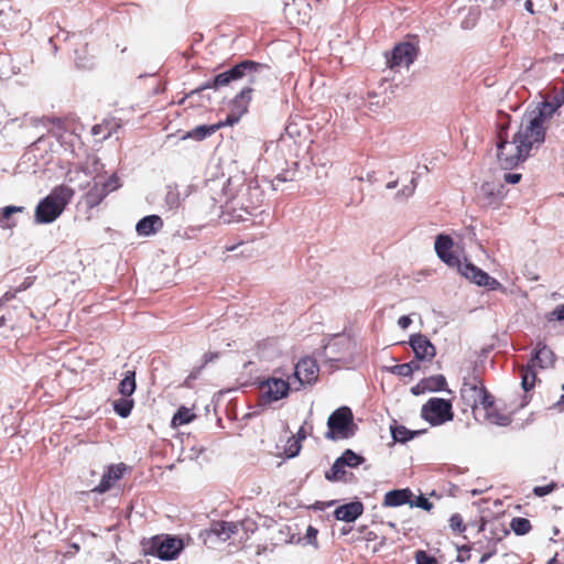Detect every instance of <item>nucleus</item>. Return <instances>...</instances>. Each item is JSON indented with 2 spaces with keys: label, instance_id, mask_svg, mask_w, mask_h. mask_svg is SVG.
<instances>
[{
  "label": "nucleus",
  "instance_id": "1",
  "mask_svg": "<svg viewBox=\"0 0 564 564\" xmlns=\"http://www.w3.org/2000/svg\"><path fill=\"white\" fill-rule=\"evenodd\" d=\"M510 117L503 115L497 122L495 135L496 158L501 169L512 170L524 162L532 151L543 143V132L534 121H522L509 140Z\"/></svg>",
  "mask_w": 564,
  "mask_h": 564
},
{
  "label": "nucleus",
  "instance_id": "2",
  "mask_svg": "<svg viewBox=\"0 0 564 564\" xmlns=\"http://www.w3.org/2000/svg\"><path fill=\"white\" fill-rule=\"evenodd\" d=\"M268 68L269 67L264 64L245 59V61L236 64L231 68H229L220 74H217L210 80L204 83L199 87L189 91L185 97H183L178 101V105H183L186 98H188L195 94H199V93H202L206 89H210V88L218 89L220 87L230 85L232 82L240 80L245 77L248 78L250 84H254L257 82L256 75L258 73H260V70L268 69Z\"/></svg>",
  "mask_w": 564,
  "mask_h": 564
},
{
  "label": "nucleus",
  "instance_id": "3",
  "mask_svg": "<svg viewBox=\"0 0 564 564\" xmlns=\"http://www.w3.org/2000/svg\"><path fill=\"white\" fill-rule=\"evenodd\" d=\"M75 192L67 185H58L41 199L35 207V221L37 224H50L57 219L69 204Z\"/></svg>",
  "mask_w": 564,
  "mask_h": 564
},
{
  "label": "nucleus",
  "instance_id": "4",
  "mask_svg": "<svg viewBox=\"0 0 564 564\" xmlns=\"http://www.w3.org/2000/svg\"><path fill=\"white\" fill-rule=\"evenodd\" d=\"M421 416L432 426L445 424L454 419L452 402L443 398H431L422 405Z\"/></svg>",
  "mask_w": 564,
  "mask_h": 564
},
{
  "label": "nucleus",
  "instance_id": "5",
  "mask_svg": "<svg viewBox=\"0 0 564 564\" xmlns=\"http://www.w3.org/2000/svg\"><path fill=\"white\" fill-rule=\"evenodd\" d=\"M354 415L349 408L341 406L328 417L326 437L329 440L348 438L352 435Z\"/></svg>",
  "mask_w": 564,
  "mask_h": 564
},
{
  "label": "nucleus",
  "instance_id": "6",
  "mask_svg": "<svg viewBox=\"0 0 564 564\" xmlns=\"http://www.w3.org/2000/svg\"><path fill=\"white\" fill-rule=\"evenodd\" d=\"M252 93L253 89L250 86H246L229 100L228 113L223 124L231 127L239 122L242 116L248 112L252 100Z\"/></svg>",
  "mask_w": 564,
  "mask_h": 564
},
{
  "label": "nucleus",
  "instance_id": "7",
  "mask_svg": "<svg viewBox=\"0 0 564 564\" xmlns=\"http://www.w3.org/2000/svg\"><path fill=\"white\" fill-rule=\"evenodd\" d=\"M184 543L182 539L174 536H154L150 541L149 551L161 560H173L183 550Z\"/></svg>",
  "mask_w": 564,
  "mask_h": 564
},
{
  "label": "nucleus",
  "instance_id": "8",
  "mask_svg": "<svg viewBox=\"0 0 564 564\" xmlns=\"http://www.w3.org/2000/svg\"><path fill=\"white\" fill-rule=\"evenodd\" d=\"M417 54L416 47L409 43L402 42L397 44L391 54L387 55V66L390 69H397L399 67H409L415 59Z\"/></svg>",
  "mask_w": 564,
  "mask_h": 564
},
{
  "label": "nucleus",
  "instance_id": "9",
  "mask_svg": "<svg viewBox=\"0 0 564 564\" xmlns=\"http://www.w3.org/2000/svg\"><path fill=\"white\" fill-rule=\"evenodd\" d=\"M319 367L315 359L306 357L297 361L293 377L297 380L299 386L294 387L300 390L305 384H313L318 379Z\"/></svg>",
  "mask_w": 564,
  "mask_h": 564
},
{
  "label": "nucleus",
  "instance_id": "10",
  "mask_svg": "<svg viewBox=\"0 0 564 564\" xmlns=\"http://www.w3.org/2000/svg\"><path fill=\"white\" fill-rule=\"evenodd\" d=\"M117 187L118 178L116 176L102 183H95L84 196L86 206L90 209L97 207Z\"/></svg>",
  "mask_w": 564,
  "mask_h": 564
},
{
  "label": "nucleus",
  "instance_id": "11",
  "mask_svg": "<svg viewBox=\"0 0 564 564\" xmlns=\"http://www.w3.org/2000/svg\"><path fill=\"white\" fill-rule=\"evenodd\" d=\"M505 196V187L500 183L485 182L478 192V200L484 207L498 208Z\"/></svg>",
  "mask_w": 564,
  "mask_h": 564
},
{
  "label": "nucleus",
  "instance_id": "12",
  "mask_svg": "<svg viewBox=\"0 0 564 564\" xmlns=\"http://www.w3.org/2000/svg\"><path fill=\"white\" fill-rule=\"evenodd\" d=\"M294 382L278 378H269L260 383L265 402L279 401L285 398Z\"/></svg>",
  "mask_w": 564,
  "mask_h": 564
},
{
  "label": "nucleus",
  "instance_id": "13",
  "mask_svg": "<svg viewBox=\"0 0 564 564\" xmlns=\"http://www.w3.org/2000/svg\"><path fill=\"white\" fill-rule=\"evenodd\" d=\"M460 273L477 285L486 286L491 291L498 290L501 286L498 280L473 263H464V265L460 267Z\"/></svg>",
  "mask_w": 564,
  "mask_h": 564
},
{
  "label": "nucleus",
  "instance_id": "14",
  "mask_svg": "<svg viewBox=\"0 0 564 564\" xmlns=\"http://www.w3.org/2000/svg\"><path fill=\"white\" fill-rule=\"evenodd\" d=\"M556 356L554 351L543 341H538L532 350L529 364L539 369H551L555 366Z\"/></svg>",
  "mask_w": 564,
  "mask_h": 564
},
{
  "label": "nucleus",
  "instance_id": "15",
  "mask_svg": "<svg viewBox=\"0 0 564 564\" xmlns=\"http://www.w3.org/2000/svg\"><path fill=\"white\" fill-rule=\"evenodd\" d=\"M485 386L481 380L475 378V382H465L460 389L464 403L473 410L474 414L479 409V400L484 394Z\"/></svg>",
  "mask_w": 564,
  "mask_h": 564
},
{
  "label": "nucleus",
  "instance_id": "16",
  "mask_svg": "<svg viewBox=\"0 0 564 564\" xmlns=\"http://www.w3.org/2000/svg\"><path fill=\"white\" fill-rule=\"evenodd\" d=\"M126 465L123 463L110 465L104 473L100 482L93 489L94 492L105 494L110 490L115 484L123 477Z\"/></svg>",
  "mask_w": 564,
  "mask_h": 564
},
{
  "label": "nucleus",
  "instance_id": "17",
  "mask_svg": "<svg viewBox=\"0 0 564 564\" xmlns=\"http://www.w3.org/2000/svg\"><path fill=\"white\" fill-rule=\"evenodd\" d=\"M479 406L482 408L485 416L490 423L505 425L508 422V417L498 412L495 397L489 393L486 388L479 400Z\"/></svg>",
  "mask_w": 564,
  "mask_h": 564
},
{
  "label": "nucleus",
  "instance_id": "18",
  "mask_svg": "<svg viewBox=\"0 0 564 564\" xmlns=\"http://www.w3.org/2000/svg\"><path fill=\"white\" fill-rule=\"evenodd\" d=\"M410 345L417 360H431L435 356V347L430 339L421 334L411 337Z\"/></svg>",
  "mask_w": 564,
  "mask_h": 564
},
{
  "label": "nucleus",
  "instance_id": "19",
  "mask_svg": "<svg viewBox=\"0 0 564 564\" xmlns=\"http://www.w3.org/2000/svg\"><path fill=\"white\" fill-rule=\"evenodd\" d=\"M364 512V505L360 501H351L335 509L334 516L337 520L352 522Z\"/></svg>",
  "mask_w": 564,
  "mask_h": 564
},
{
  "label": "nucleus",
  "instance_id": "20",
  "mask_svg": "<svg viewBox=\"0 0 564 564\" xmlns=\"http://www.w3.org/2000/svg\"><path fill=\"white\" fill-rule=\"evenodd\" d=\"M413 497L414 495L410 488L390 490L383 497V506L399 507L406 503L410 505Z\"/></svg>",
  "mask_w": 564,
  "mask_h": 564
},
{
  "label": "nucleus",
  "instance_id": "21",
  "mask_svg": "<svg viewBox=\"0 0 564 564\" xmlns=\"http://www.w3.org/2000/svg\"><path fill=\"white\" fill-rule=\"evenodd\" d=\"M162 218L158 215H150L138 221L135 230L140 236H151L162 229Z\"/></svg>",
  "mask_w": 564,
  "mask_h": 564
},
{
  "label": "nucleus",
  "instance_id": "22",
  "mask_svg": "<svg viewBox=\"0 0 564 564\" xmlns=\"http://www.w3.org/2000/svg\"><path fill=\"white\" fill-rule=\"evenodd\" d=\"M447 382L443 375H436L421 380L415 387L412 388L414 394L424 391H441L444 390Z\"/></svg>",
  "mask_w": 564,
  "mask_h": 564
},
{
  "label": "nucleus",
  "instance_id": "23",
  "mask_svg": "<svg viewBox=\"0 0 564 564\" xmlns=\"http://www.w3.org/2000/svg\"><path fill=\"white\" fill-rule=\"evenodd\" d=\"M241 522L218 521L213 523L212 532L221 541H227L239 532Z\"/></svg>",
  "mask_w": 564,
  "mask_h": 564
},
{
  "label": "nucleus",
  "instance_id": "24",
  "mask_svg": "<svg viewBox=\"0 0 564 564\" xmlns=\"http://www.w3.org/2000/svg\"><path fill=\"white\" fill-rule=\"evenodd\" d=\"M223 127H225V124H223V121L218 122L217 124H212V126L202 124V126H198V127L192 129L191 131L186 132L182 139L183 140L193 139L196 141H202V140L206 139L207 137L212 135L213 133H215L218 129H220Z\"/></svg>",
  "mask_w": 564,
  "mask_h": 564
},
{
  "label": "nucleus",
  "instance_id": "25",
  "mask_svg": "<svg viewBox=\"0 0 564 564\" xmlns=\"http://www.w3.org/2000/svg\"><path fill=\"white\" fill-rule=\"evenodd\" d=\"M535 367L531 366V364H527L524 366L519 367V372L521 376V386L525 392H529L535 387L538 381V375L535 371Z\"/></svg>",
  "mask_w": 564,
  "mask_h": 564
},
{
  "label": "nucleus",
  "instance_id": "26",
  "mask_svg": "<svg viewBox=\"0 0 564 564\" xmlns=\"http://www.w3.org/2000/svg\"><path fill=\"white\" fill-rule=\"evenodd\" d=\"M556 110L553 109L551 102L547 100V98L543 101L541 108L539 109V112L532 117L524 118L522 121H534L536 122L538 127L543 132V139L545 138V128L543 126L544 120L547 117H551Z\"/></svg>",
  "mask_w": 564,
  "mask_h": 564
},
{
  "label": "nucleus",
  "instance_id": "27",
  "mask_svg": "<svg viewBox=\"0 0 564 564\" xmlns=\"http://www.w3.org/2000/svg\"><path fill=\"white\" fill-rule=\"evenodd\" d=\"M454 241L447 235H438L435 239V251L440 259H445L446 254L453 252Z\"/></svg>",
  "mask_w": 564,
  "mask_h": 564
},
{
  "label": "nucleus",
  "instance_id": "28",
  "mask_svg": "<svg viewBox=\"0 0 564 564\" xmlns=\"http://www.w3.org/2000/svg\"><path fill=\"white\" fill-rule=\"evenodd\" d=\"M423 431H410L404 425H392L391 434L395 442L405 443L416 435H420Z\"/></svg>",
  "mask_w": 564,
  "mask_h": 564
},
{
  "label": "nucleus",
  "instance_id": "29",
  "mask_svg": "<svg viewBox=\"0 0 564 564\" xmlns=\"http://www.w3.org/2000/svg\"><path fill=\"white\" fill-rule=\"evenodd\" d=\"M34 280H35L34 276H26L24 279V281L18 288L8 290L0 297V306H2L4 304H7L8 302H10L11 300L15 299L18 293L28 290L33 284Z\"/></svg>",
  "mask_w": 564,
  "mask_h": 564
},
{
  "label": "nucleus",
  "instance_id": "30",
  "mask_svg": "<svg viewBox=\"0 0 564 564\" xmlns=\"http://www.w3.org/2000/svg\"><path fill=\"white\" fill-rule=\"evenodd\" d=\"M118 389L122 397H131L135 390V372L132 370L127 371Z\"/></svg>",
  "mask_w": 564,
  "mask_h": 564
},
{
  "label": "nucleus",
  "instance_id": "31",
  "mask_svg": "<svg viewBox=\"0 0 564 564\" xmlns=\"http://www.w3.org/2000/svg\"><path fill=\"white\" fill-rule=\"evenodd\" d=\"M196 415L186 406H181L172 417V425L174 427L191 423Z\"/></svg>",
  "mask_w": 564,
  "mask_h": 564
},
{
  "label": "nucleus",
  "instance_id": "32",
  "mask_svg": "<svg viewBox=\"0 0 564 564\" xmlns=\"http://www.w3.org/2000/svg\"><path fill=\"white\" fill-rule=\"evenodd\" d=\"M134 401L130 397H122L113 402L115 412L121 417H128L132 411Z\"/></svg>",
  "mask_w": 564,
  "mask_h": 564
},
{
  "label": "nucleus",
  "instance_id": "33",
  "mask_svg": "<svg viewBox=\"0 0 564 564\" xmlns=\"http://www.w3.org/2000/svg\"><path fill=\"white\" fill-rule=\"evenodd\" d=\"M345 475L346 471L343 462L337 458L330 469L325 473V478L329 481H340L344 480Z\"/></svg>",
  "mask_w": 564,
  "mask_h": 564
},
{
  "label": "nucleus",
  "instance_id": "34",
  "mask_svg": "<svg viewBox=\"0 0 564 564\" xmlns=\"http://www.w3.org/2000/svg\"><path fill=\"white\" fill-rule=\"evenodd\" d=\"M511 529L518 535H523L530 532L532 529L531 522L522 517L513 518L510 523Z\"/></svg>",
  "mask_w": 564,
  "mask_h": 564
},
{
  "label": "nucleus",
  "instance_id": "35",
  "mask_svg": "<svg viewBox=\"0 0 564 564\" xmlns=\"http://www.w3.org/2000/svg\"><path fill=\"white\" fill-rule=\"evenodd\" d=\"M338 458L343 462L344 467H357L364 462V457L351 449H346Z\"/></svg>",
  "mask_w": 564,
  "mask_h": 564
},
{
  "label": "nucleus",
  "instance_id": "36",
  "mask_svg": "<svg viewBox=\"0 0 564 564\" xmlns=\"http://www.w3.org/2000/svg\"><path fill=\"white\" fill-rule=\"evenodd\" d=\"M45 122L47 124H52L56 129V131H54L53 133L57 137L65 132L68 128L67 118L52 116L45 118Z\"/></svg>",
  "mask_w": 564,
  "mask_h": 564
},
{
  "label": "nucleus",
  "instance_id": "37",
  "mask_svg": "<svg viewBox=\"0 0 564 564\" xmlns=\"http://www.w3.org/2000/svg\"><path fill=\"white\" fill-rule=\"evenodd\" d=\"M546 98L551 102L553 109L557 110L562 105H564V85L558 90L554 89V91Z\"/></svg>",
  "mask_w": 564,
  "mask_h": 564
},
{
  "label": "nucleus",
  "instance_id": "38",
  "mask_svg": "<svg viewBox=\"0 0 564 564\" xmlns=\"http://www.w3.org/2000/svg\"><path fill=\"white\" fill-rule=\"evenodd\" d=\"M449 528L455 533H463L466 530L464 519L459 513H454L449 518Z\"/></svg>",
  "mask_w": 564,
  "mask_h": 564
},
{
  "label": "nucleus",
  "instance_id": "39",
  "mask_svg": "<svg viewBox=\"0 0 564 564\" xmlns=\"http://www.w3.org/2000/svg\"><path fill=\"white\" fill-rule=\"evenodd\" d=\"M23 207L21 206H6L0 209V224L3 225L6 221H8L11 216L15 213H22Z\"/></svg>",
  "mask_w": 564,
  "mask_h": 564
},
{
  "label": "nucleus",
  "instance_id": "40",
  "mask_svg": "<svg viewBox=\"0 0 564 564\" xmlns=\"http://www.w3.org/2000/svg\"><path fill=\"white\" fill-rule=\"evenodd\" d=\"M410 507H417L423 510L430 511L433 508V503L425 498L424 496L415 497V499L411 498Z\"/></svg>",
  "mask_w": 564,
  "mask_h": 564
},
{
  "label": "nucleus",
  "instance_id": "41",
  "mask_svg": "<svg viewBox=\"0 0 564 564\" xmlns=\"http://www.w3.org/2000/svg\"><path fill=\"white\" fill-rule=\"evenodd\" d=\"M557 487V484L552 481L549 485L545 486H536L533 488V494L538 497H544L549 494H551L555 488Z\"/></svg>",
  "mask_w": 564,
  "mask_h": 564
},
{
  "label": "nucleus",
  "instance_id": "42",
  "mask_svg": "<svg viewBox=\"0 0 564 564\" xmlns=\"http://www.w3.org/2000/svg\"><path fill=\"white\" fill-rule=\"evenodd\" d=\"M391 372L401 376V377H409L411 376V365L400 364L391 367Z\"/></svg>",
  "mask_w": 564,
  "mask_h": 564
},
{
  "label": "nucleus",
  "instance_id": "43",
  "mask_svg": "<svg viewBox=\"0 0 564 564\" xmlns=\"http://www.w3.org/2000/svg\"><path fill=\"white\" fill-rule=\"evenodd\" d=\"M301 447L302 446L299 440L291 438L289 440V446L285 452L289 457H294L300 453Z\"/></svg>",
  "mask_w": 564,
  "mask_h": 564
},
{
  "label": "nucleus",
  "instance_id": "44",
  "mask_svg": "<svg viewBox=\"0 0 564 564\" xmlns=\"http://www.w3.org/2000/svg\"><path fill=\"white\" fill-rule=\"evenodd\" d=\"M416 564H436L435 558L429 556L424 551H417L415 553Z\"/></svg>",
  "mask_w": 564,
  "mask_h": 564
},
{
  "label": "nucleus",
  "instance_id": "45",
  "mask_svg": "<svg viewBox=\"0 0 564 564\" xmlns=\"http://www.w3.org/2000/svg\"><path fill=\"white\" fill-rule=\"evenodd\" d=\"M443 262H445L449 267H457L460 270V267L464 264L460 263V260L458 256H456L454 252H451L446 254L445 259H441Z\"/></svg>",
  "mask_w": 564,
  "mask_h": 564
},
{
  "label": "nucleus",
  "instance_id": "46",
  "mask_svg": "<svg viewBox=\"0 0 564 564\" xmlns=\"http://www.w3.org/2000/svg\"><path fill=\"white\" fill-rule=\"evenodd\" d=\"M360 533H362V539L367 542H372L378 539V535L373 531L367 530L366 527L360 529Z\"/></svg>",
  "mask_w": 564,
  "mask_h": 564
},
{
  "label": "nucleus",
  "instance_id": "47",
  "mask_svg": "<svg viewBox=\"0 0 564 564\" xmlns=\"http://www.w3.org/2000/svg\"><path fill=\"white\" fill-rule=\"evenodd\" d=\"M521 174L519 173H507L505 174L503 178H505V182L509 183V184H517L520 182L521 180Z\"/></svg>",
  "mask_w": 564,
  "mask_h": 564
},
{
  "label": "nucleus",
  "instance_id": "48",
  "mask_svg": "<svg viewBox=\"0 0 564 564\" xmlns=\"http://www.w3.org/2000/svg\"><path fill=\"white\" fill-rule=\"evenodd\" d=\"M218 357H219L218 352H210L209 351V352L204 354V356H203V365L200 366V369L204 368L209 362H212L215 359H217Z\"/></svg>",
  "mask_w": 564,
  "mask_h": 564
},
{
  "label": "nucleus",
  "instance_id": "49",
  "mask_svg": "<svg viewBox=\"0 0 564 564\" xmlns=\"http://www.w3.org/2000/svg\"><path fill=\"white\" fill-rule=\"evenodd\" d=\"M306 538L308 539V541L311 543L316 544L317 529H315L314 527L310 525L307 528V531H306Z\"/></svg>",
  "mask_w": 564,
  "mask_h": 564
},
{
  "label": "nucleus",
  "instance_id": "50",
  "mask_svg": "<svg viewBox=\"0 0 564 564\" xmlns=\"http://www.w3.org/2000/svg\"><path fill=\"white\" fill-rule=\"evenodd\" d=\"M412 321L410 318V316L408 315H403L401 316L399 319H398V325L402 328V329H405L408 328L410 325H411Z\"/></svg>",
  "mask_w": 564,
  "mask_h": 564
},
{
  "label": "nucleus",
  "instance_id": "51",
  "mask_svg": "<svg viewBox=\"0 0 564 564\" xmlns=\"http://www.w3.org/2000/svg\"><path fill=\"white\" fill-rule=\"evenodd\" d=\"M554 315H556V318L560 321H564V304L560 305L555 308L553 312Z\"/></svg>",
  "mask_w": 564,
  "mask_h": 564
},
{
  "label": "nucleus",
  "instance_id": "52",
  "mask_svg": "<svg viewBox=\"0 0 564 564\" xmlns=\"http://www.w3.org/2000/svg\"><path fill=\"white\" fill-rule=\"evenodd\" d=\"M241 208L245 209L247 214L254 215L257 206L254 204L245 205L243 203H241Z\"/></svg>",
  "mask_w": 564,
  "mask_h": 564
},
{
  "label": "nucleus",
  "instance_id": "53",
  "mask_svg": "<svg viewBox=\"0 0 564 564\" xmlns=\"http://www.w3.org/2000/svg\"><path fill=\"white\" fill-rule=\"evenodd\" d=\"M246 191V194L252 196V195H256V196H261L262 193L259 191V188H251L250 186H246L245 188Z\"/></svg>",
  "mask_w": 564,
  "mask_h": 564
},
{
  "label": "nucleus",
  "instance_id": "54",
  "mask_svg": "<svg viewBox=\"0 0 564 564\" xmlns=\"http://www.w3.org/2000/svg\"><path fill=\"white\" fill-rule=\"evenodd\" d=\"M534 4H533V1L532 0H527L524 2V9L530 12V13H534V9H533Z\"/></svg>",
  "mask_w": 564,
  "mask_h": 564
},
{
  "label": "nucleus",
  "instance_id": "55",
  "mask_svg": "<svg viewBox=\"0 0 564 564\" xmlns=\"http://www.w3.org/2000/svg\"><path fill=\"white\" fill-rule=\"evenodd\" d=\"M406 365H411V375L420 369V364L417 360H412L410 362H406Z\"/></svg>",
  "mask_w": 564,
  "mask_h": 564
},
{
  "label": "nucleus",
  "instance_id": "56",
  "mask_svg": "<svg viewBox=\"0 0 564 564\" xmlns=\"http://www.w3.org/2000/svg\"><path fill=\"white\" fill-rule=\"evenodd\" d=\"M306 437V434L304 432V429L301 427L300 431L297 432V440L301 442L302 440H304Z\"/></svg>",
  "mask_w": 564,
  "mask_h": 564
},
{
  "label": "nucleus",
  "instance_id": "57",
  "mask_svg": "<svg viewBox=\"0 0 564 564\" xmlns=\"http://www.w3.org/2000/svg\"><path fill=\"white\" fill-rule=\"evenodd\" d=\"M490 556H491V553H485L484 555H481L479 562L485 563Z\"/></svg>",
  "mask_w": 564,
  "mask_h": 564
},
{
  "label": "nucleus",
  "instance_id": "58",
  "mask_svg": "<svg viewBox=\"0 0 564 564\" xmlns=\"http://www.w3.org/2000/svg\"><path fill=\"white\" fill-rule=\"evenodd\" d=\"M100 131H101V126L100 124L94 126V128H93V133L94 134H98V133H100Z\"/></svg>",
  "mask_w": 564,
  "mask_h": 564
},
{
  "label": "nucleus",
  "instance_id": "59",
  "mask_svg": "<svg viewBox=\"0 0 564 564\" xmlns=\"http://www.w3.org/2000/svg\"><path fill=\"white\" fill-rule=\"evenodd\" d=\"M409 188V193L408 195H411L415 188V183H414V180L411 181V187H408Z\"/></svg>",
  "mask_w": 564,
  "mask_h": 564
},
{
  "label": "nucleus",
  "instance_id": "60",
  "mask_svg": "<svg viewBox=\"0 0 564 564\" xmlns=\"http://www.w3.org/2000/svg\"><path fill=\"white\" fill-rule=\"evenodd\" d=\"M384 540H386L384 538H381V541H380V543H379V546L373 547V552H377L381 546H383V544H384Z\"/></svg>",
  "mask_w": 564,
  "mask_h": 564
},
{
  "label": "nucleus",
  "instance_id": "61",
  "mask_svg": "<svg viewBox=\"0 0 564 564\" xmlns=\"http://www.w3.org/2000/svg\"><path fill=\"white\" fill-rule=\"evenodd\" d=\"M397 186V181H393V182H389L387 184V188H394Z\"/></svg>",
  "mask_w": 564,
  "mask_h": 564
},
{
  "label": "nucleus",
  "instance_id": "62",
  "mask_svg": "<svg viewBox=\"0 0 564 564\" xmlns=\"http://www.w3.org/2000/svg\"><path fill=\"white\" fill-rule=\"evenodd\" d=\"M196 377H197L196 375L191 373V375L187 377L186 382H187V381H189V380H194V379H196Z\"/></svg>",
  "mask_w": 564,
  "mask_h": 564
},
{
  "label": "nucleus",
  "instance_id": "63",
  "mask_svg": "<svg viewBox=\"0 0 564 564\" xmlns=\"http://www.w3.org/2000/svg\"><path fill=\"white\" fill-rule=\"evenodd\" d=\"M6 325V318L4 316L0 317V327Z\"/></svg>",
  "mask_w": 564,
  "mask_h": 564
},
{
  "label": "nucleus",
  "instance_id": "64",
  "mask_svg": "<svg viewBox=\"0 0 564 564\" xmlns=\"http://www.w3.org/2000/svg\"><path fill=\"white\" fill-rule=\"evenodd\" d=\"M237 218L240 219V220L245 219L242 215H238Z\"/></svg>",
  "mask_w": 564,
  "mask_h": 564
}]
</instances>
